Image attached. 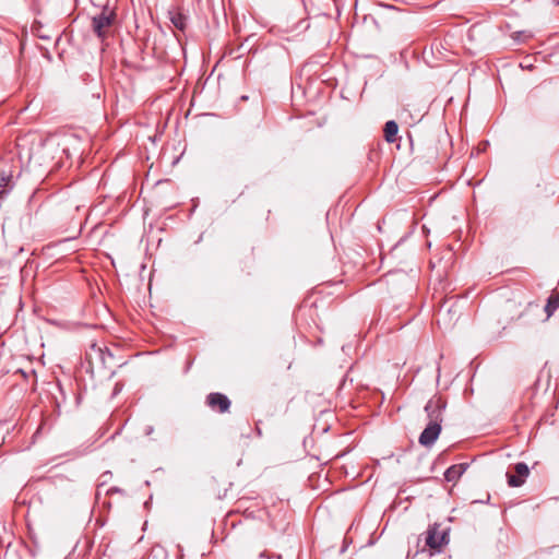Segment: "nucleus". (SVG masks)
I'll return each mask as SVG.
<instances>
[{
  "mask_svg": "<svg viewBox=\"0 0 559 559\" xmlns=\"http://www.w3.org/2000/svg\"><path fill=\"white\" fill-rule=\"evenodd\" d=\"M447 408V400L441 395H433L426 404L428 424L419 436L423 447H431L439 438L442 429L443 413Z\"/></svg>",
  "mask_w": 559,
  "mask_h": 559,
  "instance_id": "f257e3e1",
  "label": "nucleus"
},
{
  "mask_svg": "<svg viewBox=\"0 0 559 559\" xmlns=\"http://www.w3.org/2000/svg\"><path fill=\"white\" fill-rule=\"evenodd\" d=\"M115 20L116 13L108 8H104L99 14L92 17V29L100 40L109 36Z\"/></svg>",
  "mask_w": 559,
  "mask_h": 559,
  "instance_id": "f03ea898",
  "label": "nucleus"
},
{
  "mask_svg": "<svg viewBox=\"0 0 559 559\" xmlns=\"http://www.w3.org/2000/svg\"><path fill=\"white\" fill-rule=\"evenodd\" d=\"M462 314V307L455 297L444 299L438 310V322L442 320L445 324H454Z\"/></svg>",
  "mask_w": 559,
  "mask_h": 559,
  "instance_id": "7ed1b4c3",
  "label": "nucleus"
},
{
  "mask_svg": "<svg viewBox=\"0 0 559 559\" xmlns=\"http://www.w3.org/2000/svg\"><path fill=\"white\" fill-rule=\"evenodd\" d=\"M425 542L431 550L440 552L449 543V534L447 531H440V525L435 523L428 527Z\"/></svg>",
  "mask_w": 559,
  "mask_h": 559,
  "instance_id": "20e7f679",
  "label": "nucleus"
},
{
  "mask_svg": "<svg viewBox=\"0 0 559 559\" xmlns=\"http://www.w3.org/2000/svg\"><path fill=\"white\" fill-rule=\"evenodd\" d=\"M86 359L92 367H106L108 360L112 359V355L106 347L98 346L94 343L86 350Z\"/></svg>",
  "mask_w": 559,
  "mask_h": 559,
  "instance_id": "39448f33",
  "label": "nucleus"
},
{
  "mask_svg": "<svg viewBox=\"0 0 559 559\" xmlns=\"http://www.w3.org/2000/svg\"><path fill=\"white\" fill-rule=\"evenodd\" d=\"M528 474H530V468L525 463H523V462L516 463L514 465V474H510V473L507 474L508 485L510 487L522 486L525 483Z\"/></svg>",
  "mask_w": 559,
  "mask_h": 559,
  "instance_id": "423d86ee",
  "label": "nucleus"
},
{
  "mask_svg": "<svg viewBox=\"0 0 559 559\" xmlns=\"http://www.w3.org/2000/svg\"><path fill=\"white\" fill-rule=\"evenodd\" d=\"M15 182L11 171H0V200H3L14 188Z\"/></svg>",
  "mask_w": 559,
  "mask_h": 559,
  "instance_id": "0eeeda50",
  "label": "nucleus"
},
{
  "mask_svg": "<svg viewBox=\"0 0 559 559\" xmlns=\"http://www.w3.org/2000/svg\"><path fill=\"white\" fill-rule=\"evenodd\" d=\"M468 463H460L451 465L447 471L444 472V478L449 483L455 484L461 476L465 473V471L468 468Z\"/></svg>",
  "mask_w": 559,
  "mask_h": 559,
  "instance_id": "6e6552de",
  "label": "nucleus"
},
{
  "mask_svg": "<svg viewBox=\"0 0 559 559\" xmlns=\"http://www.w3.org/2000/svg\"><path fill=\"white\" fill-rule=\"evenodd\" d=\"M230 404V400L225 394L212 392V409H217L219 413H226L228 412Z\"/></svg>",
  "mask_w": 559,
  "mask_h": 559,
  "instance_id": "1a4fd4ad",
  "label": "nucleus"
},
{
  "mask_svg": "<svg viewBox=\"0 0 559 559\" xmlns=\"http://www.w3.org/2000/svg\"><path fill=\"white\" fill-rule=\"evenodd\" d=\"M399 126L394 120L385 122L383 133L388 143H394L397 140Z\"/></svg>",
  "mask_w": 559,
  "mask_h": 559,
  "instance_id": "9d476101",
  "label": "nucleus"
},
{
  "mask_svg": "<svg viewBox=\"0 0 559 559\" xmlns=\"http://www.w3.org/2000/svg\"><path fill=\"white\" fill-rule=\"evenodd\" d=\"M558 308H559V292H552L551 295L548 297L545 309H544L547 314V318H550Z\"/></svg>",
  "mask_w": 559,
  "mask_h": 559,
  "instance_id": "9b49d317",
  "label": "nucleus"
},
{
  "mask_svg": "<svg viewBox=\"0 0 559 559\" xmlns=\"http://www.w3.org/2000/svg\"><path fill=\"white\" fill-rule=\"evenodd\" d=\"M169 15L170 22L174 25V27L178 31L185 32V29L187 28V17L182 13L176 11H170Z\"/></svg>",
  "mask_w": 559,
  "mask_h": 559,
  "instance_id": "f8f14e48",
  "label": "nucleus"
},
{
  "mask_svg": "<svg viewBox=\"0 0 559 559\" xmlns=\"http://www.w3.org/2000/svg\"><path fill=\"white\" fill-rule=\"evenodd\" d=\"M15 373H20L24 379H27L29 374H34L35 371L31 369L29 371H25L23 369H17Z\"/></svg>",
  "mask_w": 559,
  "mask_h": 559,
  "instance_id": "ddd939ff",
  "label": "nucleus"
},
{
  "mask_svg": "<svg viewBox=\"0 0 559 559\" xmlns=\"http://www.w3.org/2000/svg\"><path fill=\"white\" fill-rule=\"evenodd\" d=\"M114 493H123V490L118 488V487H110L108 490H107V495L111 496Z\"/></svg>",
  "mask_w": 559,
  "mask_h": 559,
  "instance_id": "4468645a",
  "label": "nucleus"
},
{
  "mask_svg": "<svg viewBox=\"0 0 559 559\" xmlns=\"http://www.w3.org/2000/svg\"><path fill=\"white\" fill-rule=\"evenodd\" d=\"M555 5H559V0H551Z\"/></svg>",
  "mask_w": 559,
  "mask_h": 559,
  "instance_id": "2eb2a0df",
  "label": "nucleus"
},
{
  "mask_svg": "<svg viewBox=\"0 0 559 559\" xmlns=\"http://www.w3.org/2000/svg\"><path fill=\"white\" fill-rule=\"evenodd\" d=\"M205 402L210 404V395L206 396Z\"/></svg>",
  "mask_w": 559,
  "mask_h": 559,
  "instance_id": "dca6fc26",
  "label": "nucleus"
}]
</instances>
